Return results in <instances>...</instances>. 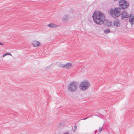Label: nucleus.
<instances>
[{
  "mask_svg": "<svg viewBox=\"0 0 134 134\" xmlns=\"http://www.w3.org/2000/svg\"><path fill=\"white\" fill-rule=\"evenodd\" d=\"M94 22L98 25H101L103 24L105 20V15L101 12L96 11L92 15Z\"/></svg>",
  "mask_w": 134,
  "mask_h": 134,
  "instance_id": "obj_1",
  "label": "nucleus"
},
{
  "mask_svg": "<svg viewBox=\"0 0 134 134\" xmlns=\"http://www.w3.org/2000/svg\"><path fill=\"white\" fill-rule=\"evenodd\" d=\"M120 9L119 8H116L114 9H110V14L115 18H116L120 15Z\"/></svg>",
  "mask_w": 134,
  "mask_h": 134,
  "instance_id": "obj_2",
  "label": "nucleus"
},
{
  "mask_svg": "<svg viewBox=\"0 0 134 134\" xmlns=\"http://www.w3.org/2000/svg\"><path fill=\"white\" fill-rule=\"evenodd\" d=\"M120 7L122 9H125L127 8L129 6V3L126 1L121 0L119 2Z\"/></svg>",
  "mask_w": 134,
  "mask_h": 134,
  "instance_id": "obj_3",
  "label": "nucleus"
},
{
  "mask_svg": "<svg viewBox=\"0 0 134 134\" xmlns=\"http://www.w3.org/2000/svg\"><path fill=\"white\" fill-rule=\"evenodd\" d=\"M130 15L126 11L122 12L121 17V18L124 20H126L128 19Z\"/></svg>",
  "mask_w": 134,
  "mask_h": 134,
  "instance_id": "obj_4",
  "label": "nucleus"
},
{
  "mask_svg": "<svg viewBox=\"0 0 134 134\" xmlns=\"http://www.w3.org/2000/svg\"><path fill=\"white\" fill-rule=\"evenodd\" d=\"M77 88V86L76 84H69L68 88L69 91L73 92L75 91Z\"/></svg>",
  "mask_w": 134,
  "mask_h": 134,
  "instance_id": "obj_5",
  "label": "nucleus"
},
{
  "mask_svg": "<svg viewBox=\"0 0 134 134\" xmlns=\"http://www.w3.org/2000/svg\"><path fill=\"white\" fill-rule=\"evenodd\" d=\"M31 42L34 47H38L41 45L40 42L36 40H34L32 41Z\"/></svg>",
  "mask_w": 134,
  "mask_h": 134,
  "instance_id": "obj_6",
  "label": "nucleus"
},
{
  "mask_svg": "<svg viewBox=\"0 0 134 134\" xmlns=\"http://www.w3.org/2000/svg\"><path fill=\"white\" fill-rule=\"evenodd\" d=\"M90 86V84H80L79 87L81 90H85L87 89Z\"/></svg>",
  "mask_w": 134,
  "mask_h": 134,
  "instance_id": "obj_7",
  "label": "nucleus"
},
{
  "mask_svg": "<svg viewBox=\"0 0 134 134\" xmlns=\"http://www.w3.org/2000/svg\"><path fill=\"white\" fill-rule=\"evenodd\" d=\"M129 21L131 25L134 24V16L132 14H130L129 16Z\"/></svg>",
  "mask_w": 134,
  "mask_h": 134,
  "instance_id": "obj_8",
  "label": "nucleus"
},
{
  "mask_svg": "<svg viewBox=\"0 0 134 134\" xmlns=\"http://www.w3.org/2000/svg\"><path fill=\"white\" fill-rule=\"evenodd\" d=\"M114 25L116 27H119L121 25V23L118 20H116L113 22Z\"/></svg>",
  "mask_w": 134,
  "mask_h": 134,
  "instance_id": "obj_9",
  "label": "nucleus"
},
{
  "mask_svg": "<svg viewBox=\"0 0 134 134\" xmlns=\"http://www.w3.org/2000/svg\"><path fill=\"white\" fill-rule=\"evenodd\" d=\"M72 66L71 63H67L66 65H63L62 67H63L66 68L70 69Z\"/></svg>",
  "mask_w": 134,
  "mask_h": 134,
  "instance_id": "obj_10",
  "label": "nucleus"
},
{
  "mask_svg": "<svg viewBox=\"0 0 134 134\" xmlns=\"http://www.w3.org/2000/svg\"><path fill=\"white\" fill-rule=\"evenodd\" d=\"M47 26L51 28L57 27L59 26L53 23H51L47 25Z\"/></svg>",
  "mask_w": 134,
  "mask_h": 134,
  "instance_id": "obj_11",
  "label": "nucleus"
},
{
  "mask_svg": "<svg viewBox=\"0 0 134 134\" xmlns=\"http://www.w3.org/2000/svg\"><path fill=\"white\" fill-rule=\"evenodd\" d=\"M69 19V16L68 15H65L62 18V20L64 22H66L68 21Z\"/></svg>",
  "mask_w": 134,
  "mask_h": 134,
  "instance_id": "obj_12",
  "label": "nucleus"
},
{
  "mask_svg": "<svg viewBox=\"0 0 134 134\" xmlns=\"http://www.w3.org/2000/svg\"><path fill=\"white\" fill-rule=\"evenodd\" d=\"M80 84H90V82L88 80L85 79L82 81Z\"/></svg>",
  "mask_w": 134,
  "mask_h": 134,
  "instance_id": "obj_13",
  "label": "nucleus"
},
{
  "mask_svg": "<svg viewBox=\"0 0 134 134\" xmlns=\"http://www.w3.org/2000/svg\"><path fill=\"white\" fill-rule=\"evenodd\" d=\"M104 32L105 34H107L110 32V30L108 29H107L104 30Z\"/></svg>",
  "mask_w": 134,
  "mask_h": 134,
  "instance_id": "obj_14",
  "label": "nucleus"
},
{
  "mask_svg": "<svg viewBox=\"0 0 134 134\" xmlns=\"http://www.w3.org/2000/svg\"><path fill=\"white\" fill-rule=\"evenodd\" d=\"M7 55H9L11 56H12L11 54L10 53H4V54L3 55V57H4Z\"/></svg>",
  "mask_w": 134,
  "mask_h": 134,
  "instance_id": "obj_15",
  "label": "nucleus"
},
{
  "mask_svg": "<svg viewBox=\"0 0 134 134\" xmlns=\"http://www.w3.org/2000/svg\"><path fill=\"white\" fill-rule=\"evenodd\" d=\"M64 124V123L63 122H61L58 125V127H60L63 125Z\"/></svg>",
  "mask_w": 134,
  "mask_h": 134,
  "instance_id": "obj_16",
  "label": "nucleus"
},
{
  "mask_svg": "<svg viewBox=\"0 0 134 134\" xmlns=\"http://www.w3.org/2000/svg\"><path fill=\"white\" fill-rule=\"evenodd\" d=\"M92 117V116H88V117H87L86 118H84L82 119L83 120H85L86 119H87L90 117Z\"/></svg>",
  "mask_w": 134,
  "mask_h": 134,
  "instance_id": "obj_17",
  "label": "nucleus"
},
{
  "mask_svg": "<svg viewBox=\"0 0 134 134\" xmlns=\"http://www.w3.org/2000/svg\"><path fill=\"white\" fill-rule=\"evenodd\" d=\"M77 82L75 81H73L71 82L70 84H75V83H77Z\"/></svg>",
  "mask_w": 134,
  "mask_h": 134,
  "instance_id": "obj_18",
  "label": "nucleus"
},
{
  "mask_svg": "<svg viewBox=\"0 0 134 134\" xmlns=\"http://www.w3.org/2000/svg\"><path fill=\"white\" fill-rule=\"evenodd\" d=\"M102 127H100L99 129V132H100L102 130Z\"/></svg>",
  "mask_w": 134,
  "mask_h": 134,
  "instance_id": "obj_19",
  "label": "nucleus"
},
{
  "mask_svg": "<svg viewBox=\"0 0 134 134\" xmlns=\"http://www.w3.org/2000/svg\"><path fill=\"white\" fill-rule=\"evenodd\" d=\"M50 66H48L46 67L45 68V69H49L50 68Z\"/></svg>",
  "mask_w": 134,
  "mask_h": 134,
  "instance_id": "obj_20",
  "label": "nucleus"
},
{
  "mask_svg": "<svg viewBox=\"0 0 134 134\" xmlns=\"http://www.w3.org/2000/svg\"><path fill=\"white\" fill-rule=\"evenodd\" d=\"M108 24L107 25L109 26H110L111 25V23L110 22L108 23Z\"/></svg>",
  "mask_w": 134,
  "mask_h": 134,
  "instance_id": "obj_21",
  "label": "nucleus"
},
{
  "mask_svg": "<svg viewBox=\"0 0 134 134\" xmlns=\"http://www.w3.org/2000/svg\"><path fill=\"white\" fill-rule=\"evenodd\" d=\"M4 45V43L2 42H0V45L1 46H3Z\"/></svg>",
  "mask_w": 134,
  "mask_h": 134,
  "instance_id": "obj_22",
  "label": "nucleus"
},
{
  "mask_svg": "<svg viewBox=\"0 0 134 134\" xmlns=\"http://www.w3.org/2000/svg\"><path fill=\"white\" fill-rule=\"evenodd\" d=\"M76 129V126H75L74 128V131H75Z\"/></svg>",
  "mask_w": 134,
  "mask_h": 134,
  "instance_id": "obj_23",
  "label": "nucleus"
},
{
  "mask_svg": "<svg viewBox=\"0 0 134 134\" xmlns=\"http://www.w3.org/2000/svg\"><path fill=\"white\" fill-rule=\"evenodd\" d=\"M63 134H69V133L68 132H65L64 133H63Z\"/></svg>",
  "mask_w": 134,
  "mask_h": 134,
  "instance_id": "obj_24",
  "label": "nucleus"
},
{
  "mask_svg": "<svg viewBox=\"0 0 134 134\" xmlns=\"http://www.w3.org/2000/svg\"><path fill=\"white\" fill-rule=\"evenodd\" d=\"M114 0V1H116L117 0Z\"/></svg>",
  "mask_w": 134,
  "mask_h": 134,
  "instance_id": "obj_25",
  "label": "nucleus"
}]
</instances>
